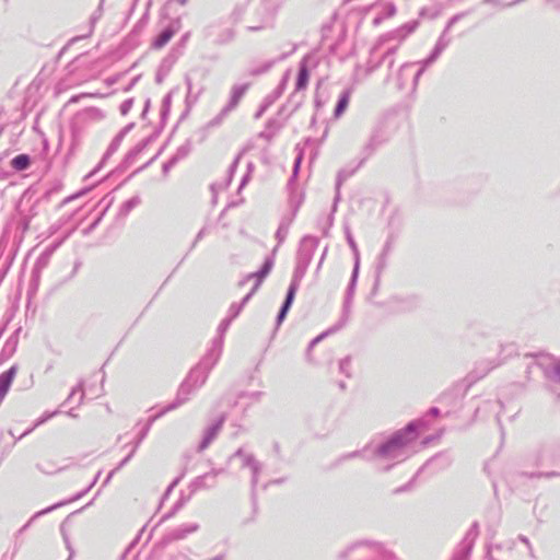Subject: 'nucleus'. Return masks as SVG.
<instances>
[{"instance_id":"1","label":"nucleus","mask_w":560,"mask_h":560,"mask_svg":"<svg viewBox=\"0 0 560 560\" xmlns=\"http://www.w3.org/2000/svg\"><path fill=\"white\" fill-rule=\"evenodd\" d=\"M428 428L423 418L408 422L402 429L395 431L386 441L377 445L374 456L384 459H396L404 454L406 446L415 442L421 429Z\"/></svg>"},{"instance_id":"2","label":"nucleus","mask_w":560,"mask_h":560,"mask_svg":"<svg viewBox=\"0 0 560 560\" xmlns=\"http://www.w3.org/2000/svg\"><path fill=\"white\" fill-rule=\"evenodd\" d=\"M339 560H396L395 553L382 541L362 539L341 550Z\"/></svg>"},{"instance_id":"3","label":"nucleus","mask_w":560,"mask_h":560,"mask_svg":"<svg viewBox=\"0 0 560 560\" xmlns=\"http://www.w3.org/2000/svg\"><path fill=\"white\" fill-rule=\"evenodd\" d=\"M318 244L319 240L316 236L305 235L302 237L296 253V264L293 275L304 278Z\"/></svg>"},{"instance_id":"4","label":"nucleus","mask_w":560,"mask_h":560,"mask_svg":"<svg viewBox=\"0 0 560 560\" xmlns=\"http://www.w3.org/2000/svg\"><path fill=\"white\" fill-rule=\"evenodd\" d=\"M490 372V361L483 360L476 364V366L460 381L456 382L451 392L456 397H464L469 388L478 381L482 380Z\"/></svg>"},{"instance_id":"5","label":"nucleus","mask_w":560,"mask_h":560,"mask_svg":"<svg viewBox=\"0 0 560 560\" xmlns=\"http://www.w3.org/2000/svg\"><path fill=\"white\" fill-rule=\"evenodd\" d=\"M219 359L220 357L208 351L198 364L189 371L187 377L191 381L195 387L200 388L206 383L210 371L217 364Z\"/></svg>"},{"instance_id":"6","label":"nucleus","mask_w":560,"mask_h":560,"mask_svg":"<svg viewBox=\"0 0 560 560\" xmlns=\"http://www.w3.org/2000/svg\"><path fill=\"white\" fill-rule=\"evenodd\" d=\"M302 104V100H298L292 108L288 110V105H282L278 110V115H285L287 119L290 117ZM285 120H280L278 118H270L267 120L265 125V129L258 133V138L266 140L267 142H271L272 139L277 136V133L284 127Z\"/></svg>"},{"instance_id":"7","label":"nucleus","mask_w":560,"mask_h":560,"mask_svg":"<svg viewBox=\"0 0 560 560\" xmlns=\"http://www.w3.org/2000/svg\"><path fill=\"white\" fill-rule=\"evenodd\" d=\"M478 535L479 525L477 522H474L463 539L454 548L450 560H469Z\"/></svg>"},{"instance_id":"8","label":"nucleus","mask_w":560,"mask_h":560,"mask_svg":"<svg viewBox=\"0 0 560 560\" xmlns=\"http://www.w3.org/2000/svg\"><path fill=\"white\" fill-rule=\"evenodd\" d=\"M359 271H360V265L353 264V269H352V273L350 277V281L348 283L346 294H345L341 318L339 319L338 324H336L335 326H332L330 328V330H339L348 323L351 304H352L353 295H354L357 283H358Z\"/></svg>"},{"instance_id":"9","label":"nucleus","mask_w":560,"mask_h":560,"mask_svg":"<svg viewBox=\"0 0 560 560\" xmlns=\"http://www.w3.org/2000/svg\"><path fill=\"white\" fill-rule=\"evenodd\" d=\"M418 25H419L418 21H416V20L410 21V22L405 23L400 27H398L387 34L382 35L377 39L375 45L372 47V54H375L381 48V46L387 40H398L399 43H401L408 35H410L411 33H413L416 31Z\"/></svg>"},{"instance_id":"10","label":"nucleus","mask_w":560,"mask_h":560,"mask_svg":"<svg viewBox=\"0 0 560 560\" xmlns=\"http://www.w3.org/2000/svg\"><path fill=\"white\" fill-rule=\"evenodd\" d=\"M302 199L303 198L300 197L299 200L294 201V199L291 198V200H290L291 213L287 214V215H283L281 218L280 224H279L278 230L276 232V238L278 241V244L272 249V254H276V252L278 250V247L284 242L285 237L288 236L290 226H291L292 222L294 221V219L296 217V213H298V211L300 209V206L302 203Z\"/></svg>"},{"instance_id":"11","label":"nucleus","mask_w":560,"mask_h":560,"mask_svg":"<svg viewBox=\"0 0 560 560\" xmlns=\"http://www.w3.org/2000/svg\"><path fill=\"white\" fill-rule=\"evenodd\" d=\"M388 137L385 130L381 127H377L373 130L368 143L363 147L362 150V159L359 162L358 167H360L373 153L384 143H386Z\"/></svg>"},{"instance_id":"12","label":"nucleus","mask_w":560,"mask_h":560,"mask_svg":"<svg viewBox=\"0 0 560 560\" xmlns=\"http://www.w3.org/2000/svg\"><path fill=\"white\" fill-rule=\"evenodd\" d=\"M198 388L195 387V385L191 383V381L186 376L185 380L182 382V384L178 387L176 397L174 401L166 405L162 409L164 412H170L172 410H175L176 408L184 405L186 401L189 400V397L192 393H195Z\"/></svg>"},{"instance_id":"13","label":"nucleus","mask_w":560,"mask_h":560,"mask_svg":"<svg viewBox=\"0 0 560 560\" xmlns=\"http://www.w3.org/2000/svg\"><path fill=\"white\" fill-rule=\"evenodd\" d=\"M273 256H275V254H271L270 256H267L265 258L261 267L256 272L248 273L240 282V285H243L247 281H249L252 279H255V284L253 287V292H256L258 290V288L260 287V284L262 283V281L265 280V278L270 273V271H271V269L273 267V264H275Z\"/></svg>"},{"instance_id":"14","label":"nucleus","mask_w":560,"mask_h":560,"mask_svg":"<svg viewBox=\"0 0 560 560\" xmlns=\"http://www.w3.org/2000/svg\"><path fill=\"white\" fill-rule=\"evenodd\" d=\"M453 463V458L447 452H440L428 459L418 470L421 474L425 469H432L434 474L448 468Z\"/></svg>"},{"instance_id":"15","label":"nucleus","mask_w":560,"mask_h":560,"mask_svg":"<svg viewBox=\"0 0 560 560\" xmlns=\"http://www.w3.org/2000/svg\"><path fill=\"white\" fill-rule=\"evenodd\" d=\"M226 420V413H221L203 432L202 439L198 445V452L205 451L217 438Z\"/></svg>"},{"instance_id":"16","label":"nucleus","mask_w":560,"mask_h":560,"mask_svg":"<svg viewBox=\"0 0 560 560\" xmlns=\"http://www.w3.org/2000/svg\"><path fill=\"white\" fill-rule=\"evenodd\" d=\"M416 66H417V63H415V62H406L399 68V71L397 74V86L399 90H404L405 88H407L409 81H410V85H411V91L416 90L418 82H419V81H415Z\"/></svg>"},{"instance_id":"17","label":"nucleus","mask_w":560,"mask_h":560,"mask_svg":"<svg viewBox=\"0 0 560 560\" xmlns=\"http://www.w3.org/2000/svg\"><path fill=\"white\" fill-rule=\"evenodd\" d=\"M180 27V20L177 18V19H174L172 20L167 26H165L155 37L154 39L152 40V48L154 49H161L162 47H164L170 40L171 38L175 35V33L179 30Z\"/></svg>"},{"instance_id":"18","label":"nucleus","mask_w":560,"mask_h":560,"mask_svg":"<svg viewBox=\"0 0 560 560\" xmlns=\"http://www.w3.org/2000/svg\"><path fill=\"white\" fill-rule=\"evenodd\" d=\"M198 528L199 525L196 523L180 525L165 534L162 538V544L168 545L173 541L185 539L189 534L197 532Z\"/></svg>"},{"instance_id":"19","label":"nucleus","mask_w":560,"mask_h":560,"mask_svg":"<svg viewBox=\"0 0 560 560\" xmlns=\"http://www.w3.org/2000/svg\"><path fill=\"white\" fill-rule=\"evenodd\" d=\"M249 468L252 471V479H250V488H252V499L255 500L256 498V488L258 485V478L262 470V465L260 462H258L254 455H244V464L243 468Z\"/></svg>"},{"instance_id":"20","label":"nucleus","mask_w":560,"mask_h":560,"mask_svg":"<svg viewBox=\"0 0 560 560\" xmlns=\"http://www.w3.org/2000/svg\"><path fill=\"white\" fill-rule=\"evenodd\" d=\"M182 55V51L178 49H173L161 62L159 70L155 74V82L161 84L165 77L170 73L172 67L177 61L178 57Z\"/></svg>"},{"instance_id":"21","label":"nucleus","mask_w":560,"mask_h":560,"mask_svg":"<svg viewBox=\"0 0 560 560\" xmlns=\"http://www.w3.org/2000/svg\"><path fill=\"white\" fill-rule=\"evenodd\" d=\"M22 328H16L12 335L7 339L4 342L1 351H0V364L4 363L9 359H11L14 353L16 352L18 345H19V335L21 332Z\"/></svg>"},{"instance_id":"22","label":"nucleus","mask_w":560,"mask_h":560,"mask_svg":"<svg viewBox=\"0 0 560 560\" xmlns=\"http://www.w3.org/2000/svg\"><path fill=\"white\" fill-rule=\"evenodd\" d=\"M232 323V319L229 317H225L218 327V336L212 340L211 348L208 350L209 352L221 357L222 349H223V341H224V334L229 329L230 325Z\"/></svg>"},{"instance_id":"23","label":"nucleus","mask_w":560,"mask_h":560,"mask_svg":"<svg viewBox=\"0 0 560 560\" xmlns=\"http://www.w3.org/2000/svg\"><path fill=\"white\" fill-rule=\"evenodd\" d=\"M124 138L118 133L114 137L98 164L85 176V179L94 176L106 163V161L118 150Z\"/></svg>"},{"instance_id":"24","label":"nucleus","mask_w":560,"mask_h":560,"mask_svg":"<svg viewBox=\"0 0 560 560\" xmlns=\"http://www.w3.org/2000/svg\"><path fill=\"white\" fill-rule=\"evenodd\" d=\"M61 243H62V240L55 242V243L50 244L49 246H47L43 250V253L37 257L35 264H34L33 270L42 272L49 265L52 254L61 245Z\"/></svg>"},{"instance_id":"25","label":"nucleus","mask_w":560,"mask_h":560,"mask_svg":"<svg viewBox=\"0 0 560 560\" xmlns=\"http://www.w3.org/2000/svg\"><path fill=\"white\" fill-rule=\"evenodd\" d=\"M283 89L284 84L281 83L275 91H272L264 98L262 103L259 105L258 109L254 114L255 119H259L262 117L267 109L282 95Z\"/></svg>"},{"instance_id":"26","label":"nucleus","mask_w":560,"mask_h":560,"mask_svg":"<svg viewBox=\"0 0 560 560\" xmlns=\"http://www.w3.org/2000/svg\"><path fill=\"white\" fill-rule=\"evenodd\" d=\"M18 369V364H13L9 370L0 374V404L9 392Z\"/></svg>"},{"instance_id":"27","label":"nucleus","mask_w":560,"mask_h":560,"mask_svg":"<svg viewBox=\"0 0 560 560\" xmlns=\"http://www.w3.org/2000/svg\"><path fill=\"white\" fill-rule=\"evenodd\" d=\"M249 86H250V83H242V84L233 85L231 89L230 100H229L228 104L225 105V107L229 108L230 110L235 109L238 106L242 97L245 95V93L249 89Z\"/></svg>"},{"instance_id":"28","label":"nucleus","mask_w":560,"mask_h":560,"mask_svg":"<svg viewBox=\"0 0 560 560\" xmlns=\"http://www.w3.org/2000/svg\"><path fill=\"white\" fill-rule=\"evenodd\" d=\"M393 247H394V236L390 235L386 240V242H385V244L383 246V249H382L381 254L377 257V261H376V265H375V270L377 271V273H383V271L386 269L387 260H388V257H389V255H390V253L393 250Z\"/></svg>"},{"instance_id":"29","label":"nucleus","mask_w":560,"mask_h":560,"mask_svg":"<svg viewBox=\"0 0 560 560\" xmlns=\"http://www.w3.org/2000/svg\"><path fill=\"white\" fill-rule=\"evenodd\" d=\"M215 483L211 481V478L206 472L201 476L196 477L188 486L189 489V495L191 497L194 493H196L199 490L203 489H210L213 488Z\"/></svg>"},{"instance_id":"30","label":"nucleus","mask_w":560,"mask_h":560,"mask_svg":"<svg viewBox=\"0 0 560 560\" xmlns=\"http://www.w3.org/2000/svg\"><path fill=\"white\" fill-rule=\"evenodd\" d=\"M145 149V142H139L138 144H136L132 149H130L126 155L124 156L120 165H119V170L121 171H125L127 170L128 167H130L135 160L137 159V156Z\"/></svg>"},{"instance_id":"31","label":"nucleus","mask_w":560,"mask_h":560,"mask_svg":"<svg viewBox=\"0 0 560 560\" xmlns=\"http://www.w3.org/2000/svg\"><path fill=\"white\" fill-rule=\"evenodd\" d=\"M164 415H166V412H164V410L161 409L158 413L151 416L148 419V421L143 424L142 429L138 433V436H137L132 447H136V450L139 447L141 442L147 438L153 422L156 421L159 418L163 417Z\"/></svg>"},{"instance_id":"32","label":"nucleus","mask_w":560,"mask_h":560,"mask_svg":"<svg viewBox=\"0 0 560 560\" xmlns=\"http://www.w3.org/2000/svg\"><path fill=\"white\" fill-rule=\"evenodd\" d=\"M310 79V71L305 60H302L299 66L298 77L295 81V92L306 89Z\"/></svg>"},{"instance_id":"33","label":"nucleus","mask_w":560,"mask_h":560,"mask_svg":"<svg viewBox=\"0 0 560 560\" xmlns=\"http://www.w3.org/2000/svg\"><path fill=\"white\" fill-rule=\"evenodd\" d=\"M10 165L15 172H24L31 167L32 158L26 153L18 154L11 160Z\"/></svg>"},{"instance_id":"34","label":"nucleus","mask_w":560,"mask_h":560,"mask_svg":"<svg viewBox=\"0 0 560 560\" xmlns=\"http://www.w3.org/2000/svg\"><path fill=\"white\" fill-rule=\"evenodd\" d=\"M351 96V89H345L340 94L334 109V117L339 118L347 109Z\"/></svg>"},{"instance_id":"35","label":"nucleus","mask_w":560,"mask_h":560,"mask_svg":"<svg viewBox=\"0 0 560 560\" xmlns=\"http://www.w3.org/2000/svg\"><path fill=\"white\" fill-rule=\"evenodd\" d=\"M66 504H67V501H60V502H57V503H55V504H52V505H50V506H48V508H46V509H43V510H40V511L36 512V513H35V514L30 518V521H28L26 524H24V525L19 529V532H18V534H16V535L19 536V535H21L22 533H24V532H25V530L31 526L32 522H33V521H35L36 518H38V517H40V516H43V515H45V514H47V513H50V512H52L54 510H56V509H58V508H60V506H63V505H66Z\"/></svg>"},{"instance_id":"36","label":"nucleus","mask_w":560,"mask_h":560,"mask_svg":"<svg viewBox=\"0 0 560 560\" xmlns=\"http://www.w3.org/2000/svg\"><path fill=\"white\" fill-rule=\"evenodd\" d=\"M353 173H354V170L349 173L346 172L345 170H341L338 172V175L336 178V195H335L334 203H332V212H336L338 202L340 201V198H341L340 197V187H341L343 180L346 178H348L349 176H351Z\"/></svg>"},{"instance_id":"37","label":"nucleus","mask_w":560,"mask_h":560,"mask_svg":"<svg viewBox=\"0 0 560 560\" xmlns=\"http://www.w3.org/2000/svg\"><path fill=\"white\" fill-rule=\"evenodd\" d=\"M32 198H33V195H30L28 192H25L21 199V207L24 206L25 203H31L30 205V209H28V213H26L25 215L30 219L34 218L35 215H37V206L42 202H45V200L40 198H37L35 201H32Z\"/></svg>"},{"instance_id":"38","label":"nucleus","mask_w":560,"mask_h":560,"mask_svg":"<svg viewBox=\"0 0 560 560\" xmlns=\"http://www.w3.org/2000/svg\"><path fill=\"white\" fill-rule=\"evenodd\" d=\"M343 230H345V235H346V240H347V243L349 245V247L351 248L352 250V254H353V264H358L360 265V253H359V248H358V245L353 238V235L351 233V230H350V226L348 224H346L343 226Z\"/></svg>"},{"instance_id":"39","label":"nucleus","mask_w":560,"mask_h":560,"mask_svg":"<svg viewBox=\"0 0 560 560\" xmlns=\"http://www.w3.org/2000/svg\"><path fill=\"white\" fill-rule=\"evenodd\" d=\"M141 199L139 196H133L132 198L126 200L119 208L118 217L126 218L137 206H139Z\"/></svg>"},{"instance_id":"40","label":"nucleus","mask_w":560,"mask_h":560,"mask_svg":"<svg viewBox=\"0 0 560 560\" xmlns=\"http://www.w3.org/2000/svg\"><path fill=\"white\" fill-rule=\"evenodd\" d=\"M172 97H173V91L168 92L162 101L161 106V113H160V120L162 122V127L165 126L166 120L168 118V115L171 113V106H172Z\"/></svg>"},{"instance_id":"41","label":"nucleus","mask_w":560,"mask_h":560,"mask_svg":"<svg viewBox=\"0 0 560 560\" xmlns=\"http://www.w3.org/2000/svg\"><path fill=\"white\" fill-rule=\"evenodd\" d=\"M77 394H80L78 401H77V406H80L84 399V381L83 380H80L79 383L71 389L68 398L65 400V402L61 406H65L66 404L70 402Z\"/></svg>"},{"instance_id":"42","label":"nucleus","mask_w":560,"mask_h":560,"mask_svg":"<svg viewBox=\"0 0 560 560\" xmlns=\"http://www.w3.org/2000/svg\"><path fill=\"white\" fill-rule=\"evenodd\" d=\"M190 495L187 497L184 495L183 492H180V498L175 502L173 508L162 517L161 522L171 518L174 516L189 500Z\"/></svg>"},{"instance_id":"43","label":"nucleus","mask_w":560,"mask_h":560,"mask_svg":"<svg viewBox=\"0 0 560 560\" xmlns=\"http://www.w3.org/2000/svg\"><path fill=\"white\" fill-rule=\"evenodd\" d=\"M302 279L303 278L298 277L295 275L292 276V279H291V282H290V285L288 288L284 299L290 300V302H294L295 294H296V291L300 287V282L302 281Z\"/></svg>"},{"instance_id":"44","label":"nucleus","mask_w":560,"mask_h":560,"mask_svg":"<svg viewBox=\"0 0 560 560\" xmlns=\"http://www.w3.org/2000/svg\"><path fill=\"white\" fill-rule=\"evenodd\" d=\"M59 413V410H55L52 412H45L42 417H39L36 422L34 423V425L30 429H27L26 431H24L21 435H20V439L27 435L28 433H31L36 427L45 423L47 420H49L50 418H52L54 416L58 415Z\"/></svg>"},{"instance_id":"45","label":"nucleus","mask_w":560,"mask_h":560,"mask_svg":"<svg viewBox=\"0 0 560 560\" xmlns=\"http://www.w3.org/2000/svg\"><path fill=\"white\" fill-rule=\"evenodd\" d=\"M398 49V46H394L388 48L381 57V61L386 63L388 69H392L395 63V54Z\"/></svg>"},{"instance_id":"46","label":"nucleus","mask_w":560,"mask_h":560,"mask_svg":"<svg viewBox=\"0 0 560 560\" xmlns=\"http://www.w3.org/2000/svg\"><path fill=\"white\" fill-rule=\"evenodd\" d=\"M243 152H244V150H243L242 152H240V153L235 156V159L233 160V162L231 163V165H230V167H229V170H228V177H226V180H225V184H224V186H225V187H228V186L231 184V182H232V179H233V176H234V174H235V172H236V170H237V166H238V163H240V161H241V158H242Z\"/></svg>"},{"instance_id":"47","label":"nucleus","mask_w":560,"mask_h":560,"mask_svg":"<svg viewBox=\"0 0 560 560\" xmlns=\"http://www.w3.org/2000/svg\"><path fill=\"white\" fill-rule=\"evenodd\" d=\"M191 151V143L189 140H187L184 144H182L175 152V154L172 156L173 159H176V162L178 163L180 160L185 159Z\"/></svg>"},{"instance_id":"48","label":"nucleus","mask_w":560,"mask_h":560,"mask_svg":"<svg viewBox=\"0 0 560 560\" xmlns=\"http://www.w3.org/2000/svg\"><path fill=\"white\" fill-rule=\"evenodd\" d=\"M234 31L232 28L223 30L218 37L214 39V43L218 45H224L230 43L234 38Z\"/></svg>"},{"instance_id":"49","label":"nucleus","mask_w":560,"mask_h":560,"mask_svg":"<svg viewBox=\"0 0 560 560\" xmlns=\"http://www.w3.org/2000/svg\"><path fill=\"white\" fill-rule=\"evenodd\" d=\"M201 93H202V89H199L196 93L192 90L187 91V95L185 98V105L187 106V112H190L191 107L198 102Z\"/></svg>"},{"instance_id":"50","label":"nucleus","mask_w":560,"mask_h":560,"mask_svg":"<svg viewBox=\"0 0 560 560\" xmlns=\"http://www.w3.org/2000/svg\"><path fill=\"white\" fill-rule=\"evenodd\" d=\"M102 471L100 470L95 477L93 478V480L91 481V483L85 488L83 489L82 491L75 493L72 498H70L69 500H66L67 503H70V502H73V501H77L79 499H81L82 497H84L94 486L95 483L97 482L100 476H101Z\"/></svg>"},{"instance_id":"51","label":"nucleus","mask_w":560,"mask_h":560,"mask_svg":"<svg viewBox=\"0 0 560 560\" xmlns=\"http://www.w3.org/2000/svg\"><path fill=\"white\" fill-rule=\"evenodd\" d=\"M272 65H273L272 61H266L261 66L253 67L248 70V75H252V77L261 75V74L268 72L270 70V68L272 67Z\"/></svg>"},{"instance_id":"52","label":"nucleus","mask_w":560,"mask_h":560,"mask_svg":"<svg viewBox=\"0 0 560 560\" xmlns=\"http://www.w3.org/2000/svg\"><path fill=\"white\" fill-rule=\"evenodd\" d=\"M40 275H42V272L32 269L28 295L36 293V291L39 287Z\"/></svg>"},{"instance_id":"53","label":"nucleus","mask_w":560,"mask_h":560,"mask_svg":"<svg viewBox=\"0 0 560 560\" xmlns=\"http://www.w3.org/2000/svg\"><path fill=\"white\" fill-rule=\"evenodd\" d=\"M60 532H61L62 539H63V542L66 545V548L69 551V557H68L67 560H72L74 555H75V551H74V549L72 547V544L70 541L69 535L67 534L63 524L60 526Z\"/></svg>"},{"instance_id":"54","label":"nucleus","mask_w":560,"mask_h":560,"mask_svg":"<svg viewBox=\"0 0 560 560\" xmlns=\"http://www.w3.org/2000/svg\"><path fill=\"white\" fill-rule=\"evenodd\" d=\"M232 110H230L229 108H226L225 106L220 110V113L214 117L212 118L209 122H208V127L210 128H213V127H217L219 126L223 119L231 113Z\"/></svg>"},{"instance_id":"55","label":"nucleus","mask_w":560,"mask_h":560,"mask_svg":"<svg viewBox=\"0 0 560 560\" xmlns=\"http://www.w3.org/2000/svg\"><path fill=\"white\" fill-rule=\"evenodd\" d=\"M302 159H303V152L301 151L294 160L292 175L288 183L289 185H291L295 180V178L299 174L300 167H301Z\"/></svg>"},{"instance_id":"56","label":"nucleus","mask_w":560,"mask_h":560,"mask_svg":"<svg viewBox=\"0 0 560 560\" xmlns=\"http://www.w3.org/2000/svg\"><path fill=\"white\" fill-rule=\"evenodd\" d=\"M185 472L186 470H183V472L176 477L170 485L168 487L166 488L164 494L162 495V500H161V503H163L167 498L168 495L172 493V491L174 490V488L179 483V481L182 480V478L185 476Z\"/></svg>"},{"instance_id":"57","label":"nucleus","mask_w":560,"mask_h":560,"mask_svg":"<svg viewBox=\"0 0 560 560\" xmlns=\"http://www.w3.org/2000/svg\"><path fill=\"white\" fill-rule=\"evenodd\" d=\"M373 56H374V54H372V50H371L370 51V59H369V61L366 63V73L368 74H371L372 72L377 70L383 65V61H381V58L377 59V60H374Z\"/></svg>"},{"instance_id":"58","label":"nucleus","mask_w":560,"mask_h":560,"mask_svg":"<svg viewBox=\"0 0 560 560\" xmlns=\"http://www.w3.org/2000/svg\"><path fill=\"white\" fill-rule=\"evenodd\" d=\"M350 363H351L350 357H346L342 360H340V362H339V371H340V373L345 374L347 377L351 376L350 371H349Z\"/></svg>"},{"instance_id":"59","label":"nucleus","mask_w":560,"mask_h":560,"mask_svg":"<svg viewBox=\"0 0 560 560\" xmlns=\"http://www.w3.org/2000/svg\"><path fill=\"white\" fill-rule=\"evenodd\" d=\"M61 189V184L60 183H56L51 188H49L48 190H46L44 192V195L42 196V199L45 200V202H48L50 197L54 195V194H58Z\"/></svg>"},{"instance_id":"60","label":"nucleus","mask_w":560,"mask_h":560,"mask_svg":"<svg viewBox=\"0 0 560 560\" xmlns=\"http://www.w3.org/2000/svg\"><path fill=\"white\" fill-rule=\"evenodd\" d=\"M433 62L434 61H429V56L425 59H423L422 61H420L419 63L421 65V67L416 70L415 81H419L420 77L423 74L427 67H429Z\"/></svg>"},{"instance_id":"61","label":"nucleus","mask_w":560,"mask_h":560,"mask_svg":"<svg viewBox=\"0 0 560 560\" xmlns=\"http://www.w3.org/2000/svg\"><path fill=\"white\" fill-rule=\"evenodd\" d=\"M243 307L238 303H233L229 308V315L226 317L231 318L232 320L236 318L240 313L242 312Z\"/></svg>"},{"instance_id":"62","label":"nucleus","mask_w":560,"mask_h":560,"mask_svg":"<svg viewBox=\"0 0 560 560\" xmlns=\"http://www.w3.org/2000/svg\"><path fill=\"white\" fill-rule=\"evenodd\" d=\"M446 33L447 32L444 30L435 44V46L440 47L442 50H444L451 43V39L446 36Z\"/></svg>"},{"instance_id":"63","label":"nucleus","mask_w":560,"mask_h":560,"mask_svg":"<svg viewBox=\"0 0 560 560\" xmlns=\"http://www.w3.org/2000/svg\"><path fill=\"white\" fill-rule=\"evenodd\" d=\"M132 105H133V98H127V100H125V101L120 104V107H119L120 114H121L122 116H126V115L130 112V109H131Z\"/></svg>"},{"instance_id":"64","label":"nucleus","mask_w":560,"mask_h":560,"mask_svg":"<svg viewBox=\"0 0 560 560\" xmlns=\"http://www.w3.org/2000/svg\"><path fill=\"white\" fill-rule=\"evenodd\" d=\"M382 14L385 19L394 16L396 14V5L393 2L386 3Z\"/></svg>"}]
</instances>
